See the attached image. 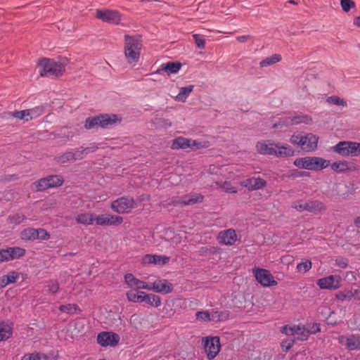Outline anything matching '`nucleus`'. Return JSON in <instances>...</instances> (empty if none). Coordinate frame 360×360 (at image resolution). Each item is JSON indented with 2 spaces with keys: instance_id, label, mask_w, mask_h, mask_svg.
Returning a JSON list of instances; mask_svg holds the SVG:
<instances>
[{
  "instance_id": "nucleus-30",
  "label": "nucleus",
  "mask_w": 360,
  "mask_h": 360,
  "mask_svg": "<svg viewBox=\"0 0 360 360\" xmlns=\"http://www.w3.org/2000/svg\"><path fill=\"white\" fill-rule=\"evenodd\" d=\"M281 59H282V58L280 54L275 53V54H273L272 56H271L270 57H267V58L263 59L262 60H261L259 63V66L261 68H266V67H269L270 65H272L275 63L280 62L281 60Z\"/></svg>"
},
{
  "instance_id": "nucleus-35",
  "label": "nucleus",
  "mask_w": 360,
  "mask_h": 360,
  "mask_svg": "<svg viewBox=\"0 0 360 360\" xmlns=\"http://www.w3.org/2000/svg\"><path fill=\"white\" fill-rule=\"evenodd\" d=\"M44 110H45V108L43 105L36 106L31 109H27V113H28V117H30V118L29 119L27 118L26 121H28L29 120H32V119L39 117L44 112Z\"/></svg>"
},
{
  "instance_id": "nucleus-22",
  "label": "nucleus",
  "mask_w": 360,
  "mask_h": 360,
  "mask_svg": "<svg viewBox=\"0 0 360 360\" xmlns=\"http://www.w3.org/2000/svg\"><path fill=\"white\" fill-rule=\"evenodd\" d=\"M203 200V196L201 194H196L191 197H185L184 199L176 198L172 200L174 205H193L197 202H201Z\"/></svg>"
},
{
  "instance_id": "nucleus-39",
  "label": "nucleus",
  "mask_w": 360,
  "mask_h": 360,
  "mask_svg": "<svg viewBox=\"0 0 360 360\" xmlns=\"http://www.w3.org/2000/svg\"><path fill=\"white\" fill-rule=\"evenodd\" d=\"M20 237L25 240H36V229L27 228L22 230L20 233Z\"/></svg>"
},
{
  "instance_id": "nucleus-49",
  "label": "nucleus",
  "mask_w": 360,
  "mask_h": 360,
  "mask_svg": "<svg viewBox=\"0 0 360 360\" xmlns=\"http://www.w3.org/2000/svg\"><path fill=\"white\" fill-rule=\"evenodd\" d=\"M4 276L6 278V281L10 284L15 283L16 282L19 278L20 274L15 271H11Z\"/></svg>"
},
{
  "instance_id": "nucleus-50",
  "label": "nucleus",
  "mask_w": 360,
  "mask_h": 360,
  "mask_svg": "<svg viewBox=\"0 0 360 360\" xmlns=\"http://www.w3.org/2000/svg\"><path fill=\"white\" fill-rule=\"evenodd\" d=\"M289 172H290V174L288 176L292 177L294 179L301 177V176H309V172H304V171H300L296 169H292Z\"/></svg>"
},
{
  "instance_id": "nucleus-44",
  "label": "nucleus",
  "mask_w": 360,
  "mask_h": 360,
  "mask_svg": "<svg viewBox=\"0 0 360 360\" xmlns=\"http://www.w3.org/2000/svg\"><path fill=\"white\" fill-rule=\"evenodd\" d=\"M46 287L48 291L51 294H56L60 289L59 283L56 280H49L47 281Z\"/></svg>"
},
{
  "instance_id": "nucleus-63",
  "label": "nucleus",
  "mask_w": 360,
  "mask_h": 360,
  "mask_svg": "<svg viewBox=\"0 0 360 360\" xmlns=\"http://www.w3.org/2000/svg\"><path fill=\"white\" fill-rule=\"evenodd\" d=\"M293 207L299 212H302L304 210L307 211V202H303L302 201H299L294 204Z\"/></svg>"
},
{
  "instance_id": "nucleus-41",
  "label": "nucleus",
  "mask_w": 360,
  "mask_h": 360,
  "mask_svg": "<svg viewBox=\"0 0 360 360\" xmlns=\"http://www.w3.org/2000/svg\"><path fill=\"white\" fill-rule=\"evenodd\" d=\"M26 217L23 214H15L13 215H10L8 217V221L11 224L18 225L21 224L25 219Z\"/></svg>"
},
{
  "instance_id": "nucleus-32",
  "label": "nucleus",
  "mask_w": 360,
  "mask_h": 360,
  "mask_svg": "<svg viewBox=\"0 0 360 360\" xmlns=\"http://www.w3.org/2000/svg\"><path fill=\"white\" fill-rule=\"evenodd\" d=\"M331 169L337 172H343L352 170L349 163L347 161H336L331 165Z\"/></svg>"
},
{
  "instance_id": "nucleus-15",
  "label": "nucleus",
  "mask_w": 360,
  "mask_h": 360,
  "mask_svg": "<svg viewBox=\"0 0 360 360\" xmlns=\"http://www.w3.org/2000/svg\"><path fill=\"white\" fill-rule=\"evenodd\" d=\"M152 290L161 294H168L172 292L173 285L167 279H157L152 283Z\"/></svg>"
},
{
  "instance_id": "nucleus-9",
  "label": "nucleus",
  "mask_w": 360,
  "mask_h": 360,
  "mask_svg": "<svg viewBox=\"0 0 360 360\" xmlns=\"http://www.w3.org/2000/svg\"><path fill=\"white\" fill-rule=\"evenodd\" d=\"M96 17L103 22L118 25L121 21V15L115 10H96Z\"/></svg>"
},
{
  "instance_id": "nucleus-3",
  "label": "nucleus",
  "mask_w": 360,
  "mask_h": 360,
  "mask_svg": "<svg viewBox=\"0 0 360 360\" xmlns=\"http://www.w3.org/2000/svg\"><path fill=\"white\" fill-rule=\"evenodd\" d=\"M38 65L41 77H58L61 76L65 70V66L60 62H56L53 59L42 58L39 61Z\"/></svg>"
},
{
  "instance_id": "nucleus-24",
  "label": "nucleus",
  "mask_w": 360,
  "mask_h": 360,
  "mask_svg": "<svg viewBox=\"0 0 360 360\" xmlns=\"http://www.w3.org/2000/svg\"><path fill=\"white\" fill-rule=\"evenodd\" d=\"M307 211L318 214L326 210V206L319 200H310L307 202Z\"/></svg>"
},
{
  "instance_id": "nucleus-5",
  "label": "nucleus",
  "mask_w": 360,
  "mask_h": 360,
  "mask_svg": "<svg viewBox=\"0 0 360 360\" xmlns=\"http://www.w3.org/2000/svg\"><path fill=\"white\" fill-rule=\"evenodd\" d=\"M64 182L60 175H49L33 183L37 191H44L48 188L60 186Z\"/></svg>"
},
{
  "instance_id": "nucleus-17",
  "label": "nucleus",
  "mask_w": 360,
  "mask_h": 360,
  "mask_svg": "<svg viewBox=\"0 0 360 360\" xmlns=\"http://www.w3.org/2000/svg\"><path fill=\"white\" fill-rule=\"evenodd\" d=\"M13 332V323L9 320L0 321V342L11 338Z\"/></svg>"
},
{
  "instance_id": "nucleus-29",
  "label": "nucleus",
  "mask_w": 360,
  "mask_h": 360,
  "mask_svg": "<svg viewBox=\"0 0 360 360\" xmlns=\"http://www.w3.org/2000/svg\"><path fill=\"white\" fill-rule=\"evenodd\" d=\"M59 311L68 314H79L82 310L77 304H67L60 305L58 308Z\"/></svg>"
},
{
  "instance_id": "nucleus-64",
  "label": "nucleus",
  "mask_w": 360,
  "mask_h": 360,
  "mask_svg": "<svg viewBox=\"0 0 360 360\" xmlns=\"http://www.w3.org/2000/svg\"><path fill=\"white\" fill-rule=\"evenodd\" d=\"M151 286H152V283H148L146 282H144V281H142L140 280L139 285L136 289L137 290L138 289H143V290H152Z\"/></svg>"
},
{
  "instance_id": "nucleus-37",
  "label": "nucleus",
  "mask_w": 360,
  "mask_h": 360,
  "mask_svg": "<svg viewBox=\"0 0 360 360\" xmlns=\"http://www.w3.org/2000/svg\"><path fill=\"white\" fill-rule=\"evenodd\" d=\"M144 298L145 302L154 307H158L161 305V298L154 294H146Z\"/></svg>"
},
{
  "instance_id": "nucleus-56",
  "label": "nucleus",
  "mask_w": 360,
  "mask_h": 360,
  "mask_svg": "<svg viewBox=\"0 0 360 360\" xmlns=\"http://www.w3.org/2000/svg\"><path fill=\"white\" fill-rule=\"evenodd\" d=\"M154 264L164 265L169 261V257L165 255H154Z\"/></svg>"
},
{
  "instance_id": "nucleus-33",
  "label": "nucleus",
  "mask_w": 360,
  "mask_h": 360,
  "mask_svg": "<svg viewBox=\"0 0 360 360\" xmlns=\"http://www.w3.org/2000/svg\"><path fill=\"white\" fill-rule=\"evenodd\" d=\"M229 316L230 311L228 310L214 311L212 312V319L214 321H225L229 319Z\"/></svg>"
},
{
  "instance_id": "nucleus-48",
  "label": "nucleus",
  "mask_w": 360,
  "mask_h": 360,
  "mask_svg": "<svg viewBox=\"0 0 360 360\" xmlns=\"http://www.w3.org/2000/svg\"><path fill=\"white\" fill-rule=\"evenodd\" d=\"M340 5L342 10L347 13L355 7V2L353 0H340Z\"/></svg>"
},
{
  "instance_id": "nucleus-19",
  "label": "nucleus",
  "mask_w": 360,
  "mask_h": 360,
  "mask_svg": "<svg viewBox=\"0 0 360 360\" xmlns=\"http://www.w3.org/2000/svg\"><path fill=\"white\" fill-rule=\"evenodd\" d=\"M319 138L311 133L303 136L301 148L305 151H312L317 148Z\"/></svg>"
},
{
  "instance_id": "nucleus-42",
  "label": "nucleus",
  "mask_w": 360,
  "mask_h": 360,
  "mask_svg": "<svg viewBox=\"0 0 360 360\" xmlns=\"http://www.w3.org/2000/svg\"><path fill=\"white\" fill-rule=\"evenodd\" d=\"M311 262L309 259H305L304 261L297 264V269L300 272L302 271L303 273H306L311 269Z\"/></svg>"
},
{
  "instance_id": "nucleus-11",
  "label": "nucleus",
  "mask_w": 360,
  "mask_h": 360,
  "mask_svg": "<svg viewBox=\"0 0 360 360\" xmlns=\"http://www.w3.org/2000/svg\"><path fill=\"white\" fill-rule=\"evenodd\" d=\"M120 337L113 332L103 331L97 335V342L101 347H115L120 342Z\"/></svg>"
},
{
  "instance_id": "nucleus-55",
  "label": "nucleus",
  "mask_w": 360,
  "mask_h": 360,
  "mask_svg": "<svg viewBox=\"0 0 360 360\" xmlns=\"http://www.w3.org/2000/svg\"><path fill=\"white\" fill-rule=\"evenodd\" d=\"M328 101L330 103H332L333 104L337 105H342V106H346L347 103L343 100L341 99L340 97L337 96H331L328 98Z\"/></svg>"
},
{
  "instance_id": "nucleus-51",
  "label": "nucleus",
  "mask_w": 360,
  "mask_h": 360,
  "mask_svg": "<svg viewBox=\"0 0 360 360\" xmlns=\"http://www.w3.org/2000/svg\"><path fill=\"white\" fill-rule=\"evenodd\" d=\"M303 136H304L301 134H293L292 136H291L290 141L293 145L297 146L301 148L302 144L303 143Z\"/></svg>"
},
{
  "instance_id": "nucleus-58",
  "label": "nucleus",
  "mask_w": 360,
  "mask_h": 360,
  "mask_svg": "<svg viewBox=\"0 0 360 360\" xmlns=\"http://www.w3.org/2000/svg\"><path fill=\"white\" fill-rule=\"evenodd\" d=\"M335 262L336 266L342 269H345L348 266L349 260L347 258L339 257L335 259Z\"/></svg>"
},
{
  "instance_id": "nucleus-14",
  "label": "nucleus",
  "mask_w": 360,
  "mask_h": 360,
  "mask_svg": "<svg viewBox=\"0 0 360 360\" xmlns=\"http://www.w3.org/2000/svg\"><path fill=\"white\" fill-rule=\"evenodd\" d=\"M217 240L221 245H233L237 240L236 231L233 229L221 231L219 233Z\"/></svg>"
},
{
  "instance_id": "nucleus-36",
  "label": "nucleus",
  "mask_w": 360,
  "mask_h": 360,
  "mask_svg": "<svg viewBox=\"0 0 360 360\" xmlns=\"http://www.w3.org/2000/svg\"><path fill=\"white\" fill-rule=\"evenodd\" d=\"M194 85H188L186 86L181 87L179 90V92L176 96V98L179 101L184 102L188 95L192 92L193 90Z\"/></svg>"
},
{
  "instance_id": "nucleus-12",
  "label": "nucleus",
  "mask_w": 360,
  "mask_h": 360,
  "mask_svg": "<svg viewBox=\"0 0 360 360\" xmlns=\"http://www.w3.org/2000/svg\"><path fill=\"white\" fill-rule=\"evenodd\" d=\"M123 222V218L119 215L108 213L96 215V224L98 226H118Z\"/></svg>"
},
{
  "instance_id": "nucleus-31",
  "label": "nucleus",
  "mask_w": 360,
  "mask_h": 360,
  "mask_svg": "<svg viewBox=\"0 0 360 360\" xmlns=\"http://www.w3.org/2000/svg\"><path fill=\"white\" fill-rule=\"evenodd\" d=\"M349 141H341L335 147L334 150L342 156L349 155Z\"/></svg>"
},
{
  "instance_id": "nucleus-53",
  "label": "nucleus",
  "mask_w": 360,
  "mask_h": 360,
  "mask_svg": "<svg viewBox=\"0 0 360 360\" xmlns=\"http://www.w3.org/2000/svg\"><path fill=\"white\" fill-rule=\"evenodd\" d=\"M7 114L13 117L18 118L19 120H23L25 117H28V113L27 110H23L20 111H15V112H8Z\"/></svg>"
},
{
  "instance_id": "nucleus-45",
  "label": "nucleus",
  "mask_w": 360,
  "mask_h": 360,
  "mask_svg": "<svg viewBox=\"0 0 360 360\" xmlns=\"http://www.w3.org/2000/svg\"><path fill=\"white\" fill-rule=\"evenodd\" d=\"M195 317L198 320L202 321H210L212 319V313L210 314L207 311H198L195 314Z\"/></svg>"
},
{
  "instance_id": "nucleus-54",
  "label": "nucleus",
  "mask_w": 360,
  "mask_h": 360,
  "mask_svg": "<svg viewBox=\"0 0 360 360\" xmlns=\"http://www.w3.org/2000/svg\"><path fill=\"white\" fill-rule=\"evenodd\" d=\"M139 292L140 291H139L136 288L128 290L126 292L127 298L129 302H136V297L138 296Z\"/></svg>"
},
{
  "instance_id": "nucleus-6",
  "label": "nucleus",
  "mask_w": 360,
  "mask_h": 360,
  "mask_svg": "<svg viewBox=\"0 0 360 360\" xmlns=\"http://www.w3.org/2000/svg\"><path fill=\"white\" fill-rule=\"evenodd\" d=\"M134 200L129 196H123L113 200L111 203V209L119 214L129 213L134 207Z\"/></svg>"
},
{
  "instance_id": "nucleus-27",
  "label": "nucleus",
  "mask_w": 360,
  "mask_h": 360,
  "mask_svg": "<svg viewBox=\"0 0 360 360\" xmlns=\"http://www.w3.org/2000/svg\"><path fill=\"white\" fill-rule=\"evenodd\" d=\"M75 221L78 224L91 225L96 222V215L91 213H82L75 217Z\"/></svg>"
},
{
  "instance_id": "nucleus-8",
  "label": "nucleus",
  "mask_w": 360,
  "mask_h": 360,
  "mask_svg": "<svg viewBox=\"0 0 360 360\" xmlns=\"http://www.w3.org/2000/svg\"><path fill=\"white\" fill-rule=\"evenodd\" d=\"M257 281L262 286L270 287L278 284L271 272L265 269L255 267L252 269Z\"/></svg>"
},
{
  "instance_id": "nucleus-16",
  "label": "nucleus",
  "mask_w": 360,
  "mask_h": 360,
  "mask_svg": "<svg viewBox=\"0 0 360 360\" xmlns=\"http://www.w3.org/2000/svg\"><path fill=\"white\" fill-rule=\"evenodd\" d=\"M339 342L345 345L349 350L360 349V335L354 334L349 337L341 336Z\"/></svg>"
},
{
  "instance_id": "nucleus-21",
  "label": "nucleus",
  "mask_w": 360,
  "mask_h": 360,
  "mask_svg": "<svg viewBox=\"0 0 360 360\" xmlns=\"http://www.w3.org/2000/svg\"><path fill=\"white\" fill-rule=\"evenodd\" d=\"M274 156L277 158H290L294 155V150L287 144L277 143L276 145Z\"/></svg>"
},
{
  "instance_id": "nucleus-61",
  "label": "nucleus",
  "mask_w": 360,
  "mask_h": 360,
  "mask_svg": "<svg viewBox=\"0 0 360 360\" xmlns=\"http://www.w3.org/2000/svg\"><path fill=\"white\" fill-rule=\"evenodd\" d=\"M73 156H74V161L78 160H82L86 157L85 153L84 151V149H77L75 152H73Z\"/></svg>"
},
{
  "instance_id": "nucleus-46",
  "label": "nucleus",
  "mask_w": 360,
  "mask_h": 360,
  "mask_svg": "<svg viewBox=\"0 0 360 360\" xmlns=\"http://www.w3.org/2000/svg\"><path fill=\"white\" fill-rule=\"evenodd\" d=\"M50 238V234L44 229H36V240H46Z\"/></svg>"
},
{
  "instance_id": "nucleus-52",
  "label": "nucleus",
  "mask_w": 360,
  "mask_h": 360,
  "mask_svg": "<svg viewBox=\"0 0 360 360\" xmlns=\"http://www.w3.org/2000/svg\"><path fill=\"white\" fill-rule=\"evenodd\" d=\"M218 248L216 247H207L204 246L201 247L199 250V254L200 255L204 256L206 255L207 253L210 254H214L217 252Z\"/></svg>"
},
{
  "instance_id": "nucleus-26",
  "label": "nucleus",
  "mask_w": 360,
  "mask_h": 360,
  "mask_svg": "<svg viewBox=\"0 0 360 360\" xmlns=\"http://www.w3.org/2000/svg\"><path fill=\"white\" fill-rule=\"evenodd\" d=\"M190 143L191 139L179 136L173 140L172 148L174 150L186 149L191 147Z\"/></svg>"
},
{
  "instance_id": "nucleus-59",
  "label": "nucleus",
  "mask_w": 360,
  "mask_h": 360,
  "mask_svg": "<svg viewBox=\"0 0 360 360\" xmlns=\"http://www.w3.org/2000/svg\"><path fill=\"white\" fill-rule=\"evenodd\" d=\"M294 342L293 339H287L281 342V346L283 351L288 352L293 346Z\"/></svg>"
},
{
  "instance_id": "nucleus-25",
  "label": "nucleus",
  "mask_w": 360,
  "mask_h": 360,
  "mask_svg": "<svg viewBox=\"0 0 360 360\" xmlns=\"http://www.w3.org/2000/svg\"><path fill=\"white\" fill-rule=\"evenodd\" d=\"M358 289H355L354 291L350 290H345L343 291H339L335 294V298L342 302L345 300H351L352 297L357 300Z\"/></svg>"
},
{
  "instance_id": "nucleus-62",
  "label": "nucleus",
  "mask_w": 360,
  "mask_h": 360,
  "mask_svg": "<svg viewBox=\"0 0 360 360\" xmlns=\"http://www.w3.org/2000/svg\"><path fill=\"white\" fill-rule=\"evenodd\" d=\"M98 146H97V144L95 143H93L90 144L89 146L84 148L83 149L85 153V155H86L89 153H94L95 151H96L98 150Z\"/></svg>"
},
{
  "instance_id": "nucleus-20",
  "label": "nucleus",
  "mask_w": 360,
  "mask_h": 360,
  "mask_svg": "<svg viewBox=\"0 0 360 360\" xmlns=\"http://www.w3.org/2000/svg\"><path fill=\"white\" fill-rule=\"evenodd\" d=\"M273 141H269L268 143L265 141H259L256 145L257 151L262 155H274L276 153V145Z\"/></svg>"
},
{
  "instance_id": "nucleus-43",
  "label": "nucleus",
  "mask_w": 360,
  "mask_h": 360,
  "mask_svg": "<svg viewBox=\"0 0 360 360\" xmlns=\"http://www.w3.org/2000/svg\"><path fill=\"white\" fill-rule=\"evenodd\" d=\"M193 39L198 49H204L205 47V38L204 35L200 34H193Z\"/></svg>"
},
{
  "instance_id": "nucleus-1",
  "label": "nucleus",
  "mask_w": 360,
  "mask_h": 360,
  "mask_svg": "<svg viewBox=\"0 0 360 360\" xmlns=\"http://www.w3.org/2000/svg\"><path fill=\"white\" fill-rule=\"evenodd\" d=\"M142 47L140 35L124 36V54L129 64H136L140 57Z\"/></svg>"
},
{
  "instance_id": "nucleus-60",
  "label": "nucleus",
  "mask_w": 360,
  "mask_h": 360,
  "mask_svg": "<svg viewBox=\"0 0 360 360\" xmlns=\"http://www.w3.org/2000/svg\"><path fill=\"white\" fill-rule=\"evenodd\" d=\"M66 130L67 127H65L64 129H61L60 133L58 135L59 136L65 139V142L70 140L74 136L73 133L69 131L66 132Z\"/></svg>"
},
{
  "instance_id": "nucleus-57",
  "label": "nucleus",
  "mask_w": 360,
  "mask_h": 360,
  "mask_svg": "<svg viewBox=\"0 0 360 360\" xmlns=\"http://www.w3.org/2000/svg\"><path fill=\"white\" fill-rule=\"evenodd\" d=\"M9 252L8 248L0 249V264L3 262H9Z\"/></svg>"
},
{
  "instance_id": "nucleus-47",
  "label": "nucleus",
  "mask_w": 360,
  "mask_h": 360,
  "mask_svg": "<svg viewBox=\"0 0 360 360\" xmlns=\"http://www.w3.org/2000/svg\"><path fill=\"white\" fill-rule=\"evenodd\" d=\"M349 155L352 156H357L360 155V143L349 141Z\"/></svg>"
},
{
  "instance_id": "nucleus-7",
  "label": "nucleus",
  "mask_w": 360,
  "mask_h": 360,
  "mask_svg": "<svg viewBox=\"0 0 360 360\" xmlns=\"http://www.w3.org/2000/svg\"><path fill=\"white\" fill-rule=\"evenodd\" d=\"M312 122V118L309 115H300L293 117H288L280 120L278 122L273 124V128L288 127L299 124H308Z\"/></svg>"
},
{
  "instance_id": "nucleus-4",
  "label": "nucleus",
  "mask_w": 360,
  "mask_h": 360,
  "mask_svg": "<svg viewBox=\"0 0 360 360\" xmlns=\"http://www.w3.org/2000/svg\"><path fill=\"white\" fill-rule=\"evenodd\" d=\"M330 162L319 157H304L295 160V167L308 170L318 171L326 168Z\"/></svg>"
},
{
  "instance_id": "nucleus-2",
  "label": "nucleus",
  "mask_w": 360,
  "mask_h": 360,
  "mask_svg": "<svg viewBox=\"0 0 360 360\" xmlns=\"http://www.w3.org/2000/svg\"><path fill=\"white\" fill-rule=\"evenodd\" d=\"M122 122V117L115 114H100L94 117L86 118L84 127L91 129L96 127L108 128L110 126L115 125Z\"/></svg>"
},
{
  "instance_id": "nucleus-34",
  "label": "nucleus",
  "mask_w": 360,
  "mask_h": 360,
  "mask_svg": "<svg viewBox=\"0 0 360 360\" xmlns=\"http://www.w3.org/2000/svg\"><path fill=\"white\" fill-rule=\"evenodd\" d=\"M73 152L67 151L61 155H58L54 158V160L57 163L65 164L68 162L72 161L74 162V156Z\"/></svg>"
},
{
  "instance_id": "nucleus-28",
  "label": "nucleus",
  "mask_w": 360,
  "mask_h": 360,
  "mask_svg": "<svg viewBox=\"0 0 360 360\" xmlns=\"http://www.w3.org/2000/svg\"><path fill=\"white\" fill-rule=\"evenodd\" d=\"M10 260L20 259L25 255V250L20 247H8Z\"/></svg>"
},
{
  "instance_id": "nucleus-38",
  "label": "nucleus",
  "mask_w": 360,
  "mask_h": 360,
  "mask_svg": "<svg viewBox=\"0 0 360 360\" xmlns=\"http://www.w3.org/2000/svg\"><path fill=\"white\" fill-rule=\"evenodd\" d=\"M21 360H49V356L41 352H33L25 354Z\"/></svg>"
},
{
  "instance_id": "nucleus-40",
  "label": "nucleus",
  "mask_w": 360,
  "mask_h": 360,
  "mask_svg": "<svg viewBox=\"0 0 360 360\" xmlns=\"http://www.w3.org/2000/svg\"><path fill=\"white\" fill-rule=\"evenodd\" d=\"M124 281L128 287L129 288H134L136 287L137 288L139 283V279L136 278L132 274H127L124 276Z\"/></svg>"
},
{
  "instance_id": "nucleus-13",
  "label": "nucleus",
  "mask_w": 360,
  "mask_h": 360,
  "mask_svg": "<svg viewBox=\"0 0 360 360\" xmlns=\"http://www.w3.org/2000/svg\"><path fill=\"white\" fill-rule=\"evenodd\" d=\"M341 278L330 275L317 280L316 284L321 289L336 290L340 287Z\"/></svg>"
},
{
  "instance_id": "nucleus-10",
  "label": "nucleus",
  "mask_w": 360,
  "mask_h": 360,
  "mask_svg": "<svg viewBox=\"0 0 360 360\" xmlns=\"http://www.w3.org/2000/svg\"><path fill=\"white\" fill-rule=\"evenodd\" d=\"M207 359H213L220 351L221 344L219 338L217 336L208 338L205 340L204 345Z\"/></svg>"
},
{
  "instance_id": "nucleus-18",
  "label": "nucleus",
  "mask_w": 360,
  "mask_h": 360,
  "mask_svg": "<svg viewBox=\"0 0 360 360\" xmlns=\"http://www.w3.org/2000/svg\"><path fill=\"white\" fill-rule=\"evenodd\" d=\"M242 185L249 191H255L264 188L266 181L261 177H251L244 180Z\"/></svg>"
},
{
  "instance_id": "nucleus-23",
  "label": "nucleus",
  "mask_w": 360,
  "mask_h": 360,
  "mask_svg": "<svg viewBox=\"0 0 360 360\" xmlns=\"http://www.w3.org/2000/svg\"><path fill=\"white\" fill-rule=\"evenodd\" d=\"M181 68V63L180 62H167L160 65V69L157 71H165L168 75L177 73Z\"/></svg>"
}]
</instances>
